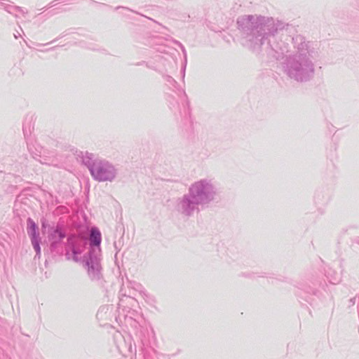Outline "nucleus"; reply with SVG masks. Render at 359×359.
<instances>
[{
	"label": "nucleus",
	"instance_id": "f257e3e1",
	"mask_svg": "<svg viewBox=\"0 0 359 359\" xmlns=\"http://www.w3.org/2000/svg\"><path fill=\"white\" fill-rule=\"evenodd\" d=\"M90 171L91 174L99 181L111 180L114 177V169L108 164H95Z\"/></svg>",
	"mask_w": 359,
	"mask_h": 359
},
{
	"label": "nucleus",
	"instance_id": "f03ea898",
	"mask_svg": "<svg viewBox=\"0 0 359 359\" xmlns=\"http://www.w3.org/2000/svg\"><path fill=\"white\" fill-rule=\"evenodd\" d=\"M90 241L95 245H99L101 242V233L95 228H93L90 232Z\"/></svg>",
	"mask_w": 359,
	"mask_h": 359
},
{
	"label": "nucleus",
	"instance_id": "7ed1b4c3",
	"mask_svg": "<svg viewBox=\"0 0 359 359\" xmlns=\"http://www.w3.org/2000/svg\"><path fill=\"white\" fill-rule=\"evenodd\" d=\"M28 224H29V228L30 229L32 233L33 234H35L36 230L37 229V226L36 225V224L32 219H29Z\"/></svg>",
	"mask_w": 359,
	"mask_h": 359
},
{
	"label": "nucleus",
	"instance_id": "20e7f679",
	"mask_svg": "<svg viewBox=\"0 0 359 359\" xmlns=\"http://www.w3.org/2000/svg\"><path fill=\"white\" fill-rule=\"evenodd\" d=\"M34 247L36 252H39L40 248L38 243H34Z\"/></svg>",
	"mask_w": 359,
	"mask_h": 359
}]
</instances>
